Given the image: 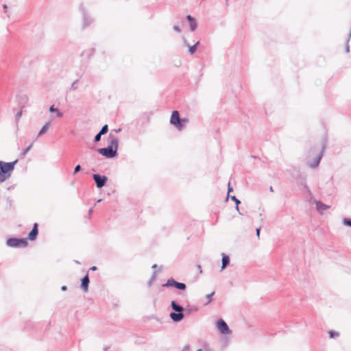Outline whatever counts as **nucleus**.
I'll use <instances>...</instances> for the list:
<instances>
[{
    "label": "nucleus",
    "mask_w": 351,
    "mask_h": 351,
    "mask_svg": "<svg viewBox=\"0 0 351 351\" xmlns=\"http://www.w3.org/2000/svg\"><path fill=\"white\" fill-rule=\"evenodd\" d=\"M156 271H154L152 276V278H154V279L156 278Z\"/></svg>",
    "instance_id": "58836bf2"
},
{
    "label": "nucleus",
    "mask_w": 351,
    "mask_h": 351,
    "mask_svg": "<svg viewBox=\"0 0 351 351\" xmlns=\"http://www.w3.org/2000/svg\"><path fill=\"white\" fill-rule=\"evenodd\" d=\"M346 52L349 51V45L348 44L346 45Z\"/></svg>",
    "instance_id": "a19ab883"
},
{
    "label": "nucleus",
    "mask_w": 351,
    "mask_h": 351,
    "mask_svg": "<svg viewBox=\"0 0 351 351\" xmlns=\"http://www.w3.org/2000/svg\"><path fill=\"white\" fill-rule=\"evenodd\" d=\"M328 334H329L330 337L332 338V339L337 338V337H338L339 336V332H335V331H332V330H330L328 332Z\"/></svg>",
    "instance_id": "4be33fe9"
},
{
    "label": "nucleus",
    "mask_w": 351,
    "mask_h": 351,
    "mask_svg": "<svg viewBox=\"0 0 351 351\" xmlns=\"http://www.w3.org/2000/svg\"><path fill=\"white\" fill-rule=\"evenodd\" d=\"M197 351H202L201 349L197 350Z\"/></svg>",
    "instance_id": "de8ad7c7"
},
{
    "label": "nucleus",
    "mask_w": 351,
    "mask_h": 351,
    "mask_svg": "<svg viewBox=\"0 0 351 351\" xmlns=\"http://www.w3.org/2000/svg\"><path fill=\"white\" fill-rule=\"evenodd\" d=\"M235 208H236V210L239 212V213L240 215H242V213H240V211H239V205L236 204V207H235Z\"/></svg>",
    "instance_id": "72a5a7b5"
},
{
    "label": "nucleus",
    "mask_w": 351,
    "mask_h": 351,
    "mask_svg": "<svg viewBox=\"0 0 351 351\" xmlns=\"http://www.w3.org/2000/svg\"><path fill=\"white\" fill-rule=\"evenodd\" d=\"M108 146H111L112 148H113L117 151L118 146H119L118 138L116 137L114 135H112V134H110L109 135V138H108Z\"/></svg>",
    "instance_id": "6e6552de"
},
{
    "label": "nucleus",
    "mask_w": 351,
    "mask_h": 351,
    "mask_svg": "<svg viewBox=\"0 0 351 351\" xmlns=\"http://www.w3.org/2000/svg\"><path fill=\"white\" fill-rule=\"evenodd\" d=\"M76 82H77V80L73 83V84H72V88H75V84Z\"/></svg>",
    "instance_id": "79ce46f5"
},
{
    "label": "nucleus",
    "mask_w": 351,
    "mask_h": 351,
    "mask_svg": "<svg viewBox=\"0 0 351 351\" xmlns=\"http://www.w3.org/2000/svg\"><path fill=\"white\" fill-rule=\"evenodd\" d=\"M343 225L351 227V219L344 218L342 221Z\"/></svg>",
    "instance_id": "b1692460"
},
{
    "label": "nucleus",
    "mask_w": 351,
    "mask_h": 351,
    "mask_svg": "<svg viewBox=\"0 0 351 351\" xmlns=\"http://www.w3.org/2000/svg\"><path fill=\"white\" fill-rule=\"evenodd\" d=\"M184 41L186 46H187L189 47V52L190 53L191 55H193L195 52L197 47L199 43L197 42L194 45L189 46L186 40L184 39Z\"/></svg>",
    "instance_id": "2eb2a0df"
},
{
    "label": "nucleus",
    "mask_w": 351,
    "mask_h": 351,
    "mask_svg": "<svg viewBox=\"0 0 351 351\" xmlns=\"http://www.w3.org/2000/svg\"><path fill=\"white\" fill-rule=\"evenodd\" d=\"M51 122H52V121L51 120V121H49L45 123V124L42 127V128L39 131V132L38 134V136H37L38 138L40 137V136L43 135L48 131L49 128L51 126Z\"/></svg>",
    "instance_id": "4468645a"
},
{
    "label": "nucleus",
    "mask_w": 351,
    "mask_h": 351,
    "mask_svg": "<svg viewBox=\"0 0 351 351\" xmlns=\"http://www.w3.org/2000/svg\"><path fill=\"white\" fill-rule=\"evenodd\" d=\"M169 316L173 322H179L183 319L184 314L182 312H178V313L173 312V313H170Z\"/></svg>",
    "instance_id": "1a4fd4ad"
},
{
    "label": "nucleus",
    "mask_w": 351,
    "mask_h": 351,
    "mask_svg": "<svg viewBox=\"0 0 351 351\" xmlns=\"http://www.w3.org/2000/svg\"><path fill=\"white\" fill-rule=\"evenodd\" d=\"M256 232L257 237H259V235H260V228H257Z\"/></svg>",
    "instance_id": "c9c22d12"
},
{
    "label": "nucleus",
    "mask_w": 351,
    "mask_h": 351,
    "mask_svg": "<svg viewBox=\"0 0 351 351\" xmlns=\"http://www.w3.org/2000/svg\"><path fill=\"white\" fill-rule=\"evenodd\" d=\"M173 29L177 32L178 33H180L181 32V29L179 26L178 25H174L173 27Z\"/></svg>",
    "instance_id": "7c9ffc66"
},
{
    "label": "nucleus",
    "mask_w": 351,
    "mask_h": 351,
    "mask_svg": "<svg viewBox=\"0 0 351 351\" xmlns=\"http://www.w3.org/2000/svg\"><path fill=\"white\" fill-rule=\"evenodd\" d=\"M190 24V29L191 32H193L196 29L197 27V22L195 21H191V23H189Z\"/></svg>",
    "instance_id": "aec40b11"
},
{
    "label": "nucleus",
    "mask_w": 351,
    "mask_h": 351,
    "mask_svg": "<svg viewBox=\"0 0 351 351\" xmlns=\"http://www.w3.org/2000/svg\"><path fill=\"white\" fill-rule=\"evenodd\" d=\"M184 122H185L184 120H181L180 119V115H179V113L178 111L174 110L172 112V114L171 116V119H170V123L172 125H175L177 129L180 130L183 127L182 123H184Z\"/></svg>",
    "instance_id": "20e7f679"
},
{
    "label": "nucleus",
    "mask_w": 351,
    "mask_h": 351,
    "mask_svg": "<svg viewBox=\"0 0 351 351\" xmlns=\"http://www.w3.org/2000/svg\"><path fill=\"white\" fill-rule=\"evenodd\" d=\"M217 330L223 335H229L231 333V330H230L227 324L221 319H219L217 322Z\"/></svg>",
    "instance_id": "423d86ee"
},
{
    "label": "nucleus",
    "mask_w": 351,
    "mask_h": 351,
    "mask_svg": "<svg viewBox=\"0 0 351 351\" xmlns=\"http://www.w3.org/2000/svg\"><path fill=\"white\" fill-rule=\"evenodd\" d=\"M93 178L96 183L97 188L103 187L106 184L108 180L106 176H100L99 174H93Z\"/></svg>",
    "instance_id": "0eeeda50"
},
{
    "label": "nucleus",
    "mask_w": 351,
    "mask_h": 351,
    "mask_svg": "<svg viewBox=\"0 0 351 351\" xmlns=\"http://www.w3.org/2000/svg\"><path fill=\"white\" fill-rule=\"evenodd\" d=\"M152 267L153 269H155V268H156V267H157V265L154 264V265H152Z\"/></svg>",
    "instance_id": "37998d69"
},
{
    "label": "nucleus",
    "mask_w": 351,
    "mask_h": 351,
    "mask_svg": "<svg viewBox=\"0 0 351 351\" xmlns=\"http://www.w3.org/2000/svg\"><path fill=\"white\" fill-rule=\"evenodd\" d=\"M81 170V166L80 165H77L75 169H74V171H73V174H76L77 173H78Z\"/></svg>",
    "instance_id": "bb28decb"
},
{
    "label": "nucleus",
    "mask_w": 351,
    "mask_h": 351,
    "mask_svg": "<svg viewBox=\"0 0 351 351\" xmlns=\"http://www.w3.org/2000/svg\"><path fill=\"white\" fill-rule=\"evenodd\" d=\"M21 114H22L21 112H19L17 113L16 117H17L18 119L21 117Z\"/></svg>",
    "instance_id": "e433bc0d"
},
{
    "label": "nucleus",
    "mask_w": 351,
    "mask_h": 351,
    "mask_svg": "<svg viewBox=\"0 0 351 351\" xmlns=\"http://www.w3.org/2000/svg\"><path fill=\"white\" fill-rule=\"evenodd\" d=\"M89 278L88 274L82 279L81 288L84 292L88 290Z\"/></svg>",
    "instance_id": "9b49d317"
},
{
    "label": "nucleus",
    "mask_w": 351,
    "mask_h": 351,
    "mask_svg": "<svg viewBox=\"0 0 351 351\" xmlns=\"http://www.w3.org/2000/svg\"><path fill=\"white\" fill-rule=\"evenodd\" d=\"M175 282H176V280L173 279H169L167 280V283L164 285L163 286L166 287H175Z\"/></svg>",
    "instance_id": "412c9836"
},
{
    "label": "nucleus",
    "mask_w": 351,
    "mask_h": 351,
    "mask_svg": "<svg viewBox=\"0 0 351 351\" xmlns=\"http://www.w3.org/2000/svg\"><path fill=\"white\" fill-rule=\"evenodd\" d=\"M17 162L18 160L10 162L0 161V183L4 182L11 177Z\"/></svg>",
    "instance_id": "f03ea898"
},
{
    "label": "nucleus",
    "mask_w": 351,
    "mask_h": 351,
    "mask_svg": "<svg viewBox=\"0 0 351 351\" xmlns=\"http://www.w3.org/2000/svg\"><path fill=\"white\" fill-rule=\"evenodd\" d=\"M7 245L11 247H26L27 245V239L10 238L7 240Z\"/></svg>",
    "instance_id": "7ed1b4c3"
},
{
    "label": "nucleus",
    "mask_w": 351,
    "mask_h": 351,
    "mask_svg": "<svg viewBox=\"0 0 351 351\" xmlns=\"http://www.w3.org/2000/svg\"><path fill=\"white\" fill-rule=\"evenodd\" d=\"M186 19L189 21V23H191V21H195V19L191 15H187L186 16Z\"/></svg>",
    "instance_id": "2f4dec72"
},
{
    "label": "nucleus",
    "mask_w": 351,
    "mask_h": 351,
    "mask_svg": "<svg viewBox=\"0 0 351 351\" xmlns=\"http://www.w3.org/2000/svg\"><path fill=\"white\" fill-rule=\"evenodd\" d=\"M171 308L176 312H182L184 308L182 306L178 305L175 301H172L171 303Z\"/></svg>",
    "instance_id": "f3484780"
},
{
    "label": "nucleus",
    "mask_w": 351,
    "mask_h": 351,
    "mask_svg": "<svg viewBox=\"0 0 351 351\" xmlns=\"http://www.w3.org/2000/svg\"><path fill=\"white\" fill-rule=\"evenodd\" d=\"M214 294H215V292L213 291L211 293L208 294L206 295V298H207V300H208L207 302H206V304H209L212 301V298L214 295Z\"/></svg>",
    "instance_id": "393cba45"
},
{
    "label": "nucleus",
    "mask_w": 351,
    "mask_h": 351,
    "mask_svg": "<svg viewBox=\"0 0 351 351\" xmlns=\"http://www.w3.org/2000/svg\"><path fill=\"white\" fill-rule=\"evenodd\" d=\"M83 16H84V27H87L91 23L92 20L90 18L83 12Z\"/></svg>",
    "instance_id": "a211bd4d"
},
{
    "label": "nucleus",
    "mask_w": 351,
    "mask_h": 351,
    "mask_svg": "<svg viewBox=\"0 0 351 351\" xmlns=\"http://www.w3.org/2000/svg\"><path fill=\"white\" fill-rule=\"evenodd\" d=\"M324 150V146H322V148L317 149L313 148L308 152L306 158V164L309 167L316 168L319 166Z\"/></svg>",
    "instance_id": "f257e3e1"
},
{
    "label": "nucleus",
    "mask_w": 351,
    "mask_h": 351,
    "mask_svg": "<svg viewBox=\"0 0 351 351\" xmlns=\"http://www.w3.org/2000/svg\"><path fill=\"white\" fill-rule=\"evenodd\" d=\"M61 289H62V291H66L67 289V287H66V286H62L61 287Z\"/></svg>",
    "instance_id": "4c0bfd02"
},
{
    "label": "nucleus",
    "mask_w": 351,
    "mask_h": 351,
    "mask_svg": "<svg viewBox=\"0 0 351 351\" xmlns=\"http://www.w3.org/2000/svg\"><path fill=\"white\" fill-rule=\"evenodd\" d=\"M90 269L92 271H96L97 269V268L96 266H93L90 268Z\"/></svg>",
    "instance_id": "f704fd0d"
},
{
    "label": "nucleus",
    "mask_w": 351,
    "mask_h": 351,
    "mask_svg": "<svg viewBox=\"0 0 351 351\" xmlns=\"http://www.w3.org/2000/svg\"><path fill=\"white\" fill-rule=\"evenodd\" d=\"M232 191V188L230 187V183L228 184V194Z\"/></svg>",
    "instance_id": "473e14b6"
},
{
    "label": "nucleus",
    "mask_w": 351,
    "mask_h": 351,
    "mask_svg": "<svg viewBox=\"0 0 351 351\" xmlns=\"http://www.w3.org/2000/svg\"><path fill=\"white\" fill-rule=\"evenodd\" d=\"M269 190H270V191H271V192H273V191H274L273 187H272V186H270V187H269Z\"/></svg>",
    "instance_id": "c03bdc74"
},
{
    "label": "nucleus",
    "mask_w": 351,
    "mask_h": 351,
    "mask_svg": "<svg viewBox=\"0 0 351 351\" xmlns=\"http://www.w3.org/2000/svg\"><path fill=\"white\" fill-rule=\"evenodd\" d=\"M350 38H351V30L350 31L349 36H348V40H347V43H348V42H349V40H350Z\"/></svg>",
    "instance_id": "ea45409f"
},
{
    "label": "nucleus",
    "mask_w": 351,
    "mask_h": 351,
    "mask_svg": "<svg viewBox=\"0 0 351 351\" xmlns=\"http://www.w3.org/2000/svg\"><path fill=\"white\" fill-rule=\"evenodd\" d=\"M175 287L180 290H184L186 289V285L182 282H175Z\"/></svg>",
    "instance_id": "6ab92c4d"
},
{
    "label": "nucleus",
    "mask_w": 351,
    "mask_h": 351,
    "mask_svg": "<svg viewBox=\"0 0 351 351\" xmlns=\"http://www.w3.org/2000/svg\"><path fill=\"white\" fill-rule=\"evenodd\" d=\"M98 152L108 158H112L115 157L117 155V151L113 148L111 147V146H108L104 148H100L98 149Z\"/></svg>",
    "instance_id": "39448f33"
},
{
    "label": "nucleus",
    "mask_w": 351,
    "mask_h": 351,
    "mask_svg": "<svg viewBox=\"0 0 351 351\" xmlns=\"http://www.w3.org/2000/svg\"><path fill=\"white\" fill-rule=\"evenodd\" d=\"M32 148V145H30L29 146H28L27 148H25L21 153V156L23 157H24L27 153Z\"/></svg>",
    "instance_id": "a878e982"
},
{
    "label": "nucleus",
    "mask_w": 351,
    "mask_h": 351,
    "mask_svg": "<svg viewBox=\"0 0 351 351\" xmlns=\"http://www.w3.org/2000/svg\"><path fill=\"white\" fill-rule=\"evenodd\" d=\"M102 134H100V133L99 132L98 134H97L95 136V142H98L100 141L101 139V136Z\"/></svg>",
    "instance_id": "c85d7f7f"
},
{
    "label": "nucleus",
    "mask_w": 351,
    "mask_h": 351,
    "mask_svg": "<svg viewBox=\"0 0 351 351\" xmlns=\"http://www.w3.org/2000/svg\"><path fill=\"white\" fill-rule=\"evenodd\" d=\"M230 263V258L228 256L223 254L222 256V265L221 270L224 269Z\"/></svg>",
    "instance_id": "dca6fc26"
},
{
    "label": "nucleus",
    "mask_w": 351,
    "mask_h": 351,
    "mask_svg": "<svg viewBox=\"0 0 351 351\" xmlns=\"http://www.w3.org/2000/svg\"><path fill=\"white\" fill-rule=\"evenodd\" d=\"M38 224L34 223V226L28 235V239L31 241H34L38 235Z\"/></svg>",
    "instance_id": "f8f14e48"
},
{
    "label": "nucleus",
    "mask_w": 351,
    "mask_h": 351,
    "mask_svg": "<svg viewBox=\"0 0 351 351\" xmlns=\"http://www.w3.org/2000/svg\"><path fill=\"white\" fill-rule=\"evenodd\" d=\"M49 112L55 113L56 118H62L63 117V113L58 108H56L54 105L49 107Z\"/></svg>",
    "instance_id": "ddd939ff"
},
{
    "label": "nucleus",
    "mask_w": 351,
    "mask_h": 351,
    "mask_svg": "<svg viewBox=\"0 0 351 351\" xmlns=\"http://www.w3.org/2000/svg\"><path fill=\"white\" fill-rule=\"evenodd\" d=\"M154 280H155V279H154V278L151 277V278L149 280V281L147 282L148 286L151 287L153 285V282Z\"/></svg>",
    "instance_id": "c756f323"
},
{
    "label": "nucleus",
    "mask_w": 351,
    "mask_h": 351,
    "mask_svg": "<svg viewBox=\"0 0 351 351\" xmlns=\"http://www.w3.org/2000/svg\"><path fill=\"white\" fill-rule=\"evenodd\" d=\"M315 203L316 205V208L320 213V214H323L324 210L330 208V206L326 205L320 201H315Z\"/></svg>",
    "instance_id": "9d476101"
},
{
    "label": "nucleus",
    "mask_w": 351,
    "mask_h": 351,
    "mask_svg": "<svg viewBox=\"0 0 351 351\" xmlns=\"http://www.w3.org/2000/svg\"><path fill=\"white\" fill-rule=\"evenodd\" d=\"M101 202V199H98V200H97V202Z\"/></svg>",
    "instance_id": "49530a36"
},
{
    "label": "nucleus",
    "mask_w": 351,
    "mask_h": 351,
    "mask_svg": "<svg viewBox=\"0 0 351 351\" xmlns=\"http://www.w3.org/2000/svg\"><path fill=\"white\" fill-rule=\"evenodd\" d=\"M92 211H93V209H92V208H90V209L89 210V214H90V213H92Z\"/></svg>",
    "instance_id": "a18cd8bd"
},
{
    "label": "nucleus",
    "mask_w": 351,
    "mask_h": 351,
    "mask_svg": "<svg viewBox=\"0 0 351 351\" xmlns=\"http://www.w3.org/2000/svg\"><path fill=\"white\" fill-rule=\"evenodd\" d=\"M108 125H104L101 128V130H100L99 133H100V134H102V135H103V134H106V133L108 132Z\"/></svg>",
    "instance_id": "5701e85b"
},
{
    "label": "nucleus",
    "mask_w": 351,
    "mask_h": 351,
    "mask_svg": "<svg viewBox=\"0 0 351 351\" xmlns=\"http://www.w3.org/2000/svg\"><path fill=\"white\" fill-rule=\"evenodd\" d=\"M230 199L233 200L237 205H239L241 203L240 201L234 195L231 196Z\"/></svg>",
    "instance_id": "cd10ccee"
}]
</instances>
